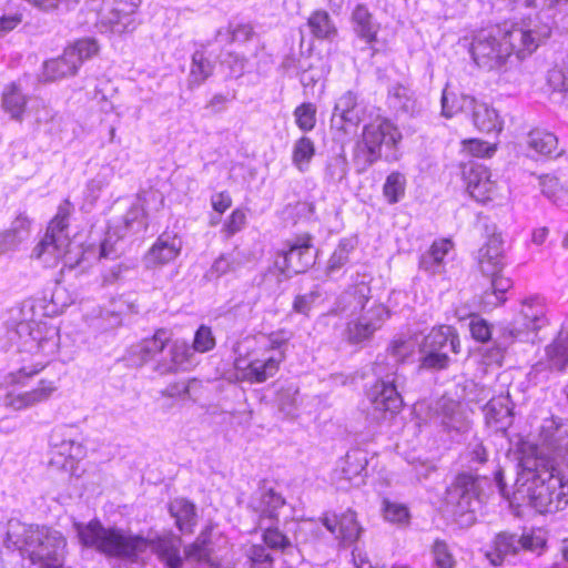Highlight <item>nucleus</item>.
<instances>
[{
  "label": "nucleus",
  "instance_id": "864d4df0",
  "mask_svg": "<svg viewBox=\"0 0 568 568\" xmlns=\"http://www.w3.org/2000/svg\"><path fill=\"white\" fill-rule=\"evenodd\" d=\"M362 121V110L359 106L346 111L345 113L332 116L331 126L343 133H348L349 128H356Z\"/></svg>",
  "mask_w": 568,
  "mask_h": 568
},
{
  "label": "nucleus",
  "instance_id": "052dcab7",
  "mask_svg": "<svg viewBox=\"0 0 568 568\" xmlns=\"http://www.w3.org/2000/svg\"><path fill=\"white\" fill-rule=\"evenodd\" d=\"M30 226V219L24 213H20L12 221L9 232L21 243L29 237Z\"/></svg>",
  "mask_w": 568,
  "mask_h": 568
},
{
  "label": "nucleus",
  "instance_id": "412c9836",
  "mask_svg": "<svg viewBox=\"0 0 568 568\" xmlns=\"http://www.w3.org/2000/svg\"><path fill=\"white\" fill-rule=\"evenodd\" d=\"M466 108L471 114L474 126L484 133H498L503 129V121L498 112L485 102L466 100Z\"/></svg>",
  "mask_w": 568,
  "mask_h": 568
},
{
  "label": "nucleus",
  "instance_id": "ea45409f",
  "mask_svg": "<svg viewBox=\"0 0 568 568\" xmlns=\"http://www.w3.org/2000/svg\"><path fill=\"white\" fill-rule=\"evenodd\" d=\"M55 389L57 386L54 382L41 379L37 388L18 395L13 404L19 409L34 405L39 402L48 399Z\"/></svg>",
  "mask_w": 568,
  "mask_h": 568
},
{
  "label": "nucleus",
  "instance_id": "58836bf2",
  "mask_svg": "<svg viewBox=\"0 0 568 568\" xmlns=\"http://www.w3.org/2000/svg\"><path fill=\"white\" fill-rule=\"evenodd\" d=\"M214 70V64L205 57L204 52L195 51L192 55L191 70L187 78L189 88L199 87L206 81Z\"/></svg>",
  "mask_w": 568,
  "mask_h": 568
},
{
  "label": "nucleus",
  "instance_id": "9b49d317",
  "mask_svg": "<svg viewBox=\"0 0 568 568\" xmlns=\"http://www.w3.org/2000/svg\"><path fill=\"white\" fill-rule=\"evenodd\" d=\"M70 214L71 203L65 200L59 205L58 212L50 222L44 237L33 248L32 256L42 260L47 264H51L64 255L70 244L69 237L64 234Z\"/></svg>",
  "mask_w": 568,
  "mask_h": 568
},
{
  "label": "nucleus",
  "instance_id": "13d9d810",
  "mask_svg": "<svg viewBox=\"0 0 568 568\" xmlns=\"http://www.w3.org/2000/svg\"><path fill=\"white\" fill-rule=\"evenodd\" d=\"M144 209L142 206L141 194L138 195L136 202L132 204L129 211L123 217L125 231L134 229V224H138V230L143 227Z\"/></svg>",
  "mask_w": 568,
  "mask_h": 568
},
{
  "label": "nucleus",
  "instance_id": "09e8293b",
  "mask_svg": "<svg viewBox=\"0 0 568 568\" xmlns=\"http://www.w3.org/2000/svg\"><path fill=\"white\" fill-rule=\"evenodd\" d=\"M261 529H263V527ZM263 540L268 548L281 550L283 554H291L295 549V546L292 544L291 539L276 527H265L263 532Z\"/></svg>",
  "mask_w": 568,
  "mask_h": 568
},
{
  "label": "nucleus",
  "instance_id": "69168bd1",
  "mask_svg": "<svg viewBox=\"0 0 568 568\" xmlns=\"http://www.w3.org/2000/svg\"><path fill=\"white\" fill-rule=\"evenodd\" d=\"M357 105V95L353 91H346L336 101L332 116H338Z\"/></svg>",
  "mask_w": 568,
  "mask_h": 568
},
{
  "label": "nucleus",
  "instance_id": "680f3d73",
  "mask_svg": "<svg viewBox=\"0 0 568 568\" xmlns=\"http://www.w3.org/2000/svg\"><path fill=\"white\" fill-rule=\"evenodd\" d=\"M246 223V215L244 211L236 209L234 210L229 219L225 221L223 231L226 233L227 237L233 236L235 233L240 232Z\"/></svg>",
  "mask_w": 568,
  "mask_h": 568
},
{
  "label": "nucleus",
  "instance_id": "79ce46f5",
  "mask_svg": "<svg viewBox=\"0 0 568 568\" xmlns=\"http://www.w3.org/2000/svg\"><path fill=\"white\" fill-rule=\"evenodd\" d=\"M211 528H205L196 538V540L187 546L184 550V559L186 561L209 562L211 557V548L209 547V538Z\"/></svg>",
  "mask_w": 568,
  "mask_h": 568
},
{
  "label": "nucleus",
  "instance_id": "0eeeda50",
  "mask_svg": "<svg viewBox=\"0 0 568 568\" xmlns=\"http://www.w3.org/2000/svg\"><path fill=\"white\" fill-rule=\"evenodd\" d=\"M460 352V342L457 331L453 326L442 325L434 327L419 346V368L427 371H443L449 366V354Z\"/></svg>",
  "mask_w": 568,
  "mask_h": 568
},
{
  "label": "nucleus",
  "instance_id": "f8f14e48",
  "mask_svg": "<svg viewBox=\"0 0 568 568\" xmlns=\"http://www.w3.org/2000/svg\"><path fill=\"white\" fill-rule=\"evenodd\" d=\"M30 559L40 568H62L65 539L61 532L49 527L36 530Z\"/></svg>",
  "mask_w": 568,
  "mask_h": 568
},
{
  "label": "nucleus",
  "instance_id": "9d476101",
  "mask_svg": "<svg viewBox=\"0 0 568 568\" xmlns=\"http://www.w3.org/2000/svg\"><path fill=\"white\" fill-rule=\"evenodd\" d=\"M141 0H85V8L94 13V23L105 31L124 33L132 24Z\"/></svg>",
  "mask_w": 568,
  "mask_h": 568
},
{
  "label": "nucleus",
  "instance_id": "f3484780",
  "mask_svg": "<svg viewBox=\"0 0 568 568\" xmlns=\"http://www.w3.org/2000/svg\"><path fill=\"white\" fill-rule=\"evenodd\" d=\"M285 505V499L273 487L263 481L258 488L251 495L248 508L258 515L260 528L265 520H276L278 509Z\"/></svg>",
  "mask_w": 568,
  "mask_h": 568
},
{
  "label": "nucleus",
  "instance_id": "6e6d98bb",
  "mask_svg": "<svg viewBox=\"0 0 568 568\" xmlns=\"http://www.w3.org/2000/svg\"><path fill=\"white\" fill-rule=\"evenodd\" d=\"M432 554L436 568L456 567V560L445 541L436 540L433 545Z\"/></svg>",
  "mask_w": 568,
  "mask_h": 568
},
{
  "label": "nucleus",
  "instance_id": "39448f33",
  "mask_svg": "<svg viewBox=\"0 0 568 568\" xmlns=\"http://www.w3.org/2000/svg\"><path fill=\"white\" fill-rule=\"evenodd\" d=\"M387 351L395 362V369L392 373L384 374V363L376 362L374 373L379 379L372 387L368 396L375 410L394 415L403 406L399 388L403 387L405 382V377L397 371V363L408 355L409 345L405 341H395Z\"/></svg>",
  "mask_w": 568,
  "mask_h": 568
},
{
  "label": "nucleus",
  "instance_id": "774afa93",
  "mask_svg": "<svg viewBox=\"0 0 568 568\" xmlns=\"http://www.w3.org/2000/svg\"><path fill=\"white\" fill-rule=\"evenodd\" d=\"M245 63L246 59L243 55H239L235 53H229L227 57L222 62V64L227 65L231 75L235 78H239L244 73Z\"/></svg>",
  "mask_w": 568,
  "mask_h": 568
},
{
  "label": "nucleus",
  "instance_id": "f704fd0d",
  "mask_svg": "<svg viewBox=\"0 0 568 568\" xmlns=\"http://www.w3.org/2000/svg\"><path fill=\"white\" fill-rule=\"evenodd\" d=\"M521 325L530 331H538L547 324L546 308L539 297L526 300L520 312Z\"/></svg>",
  "mask_w": 568,
  "mask_h": 568
},
{
  "label": "nucleus",
  "instance_id": "a211bd4d",
  "mask_svg": "<svg viewBox=\"0 0 568 568\" xmlns=\"http://www.w3.org/2000/svg\"><path fill=\"white\" fill-rule=\"evenodd\" d=\"M50 445L58 448L59 454L71 459H80L85 455L82 433L75 425H58L50 434Z\"/></svg>",
  "mask_w": 568,
  "mask_h": 568
},
{
  "label": "nucleus",
  "instance_id": "7ed1b4c3",
  "mask_svg": "<svg viewBox=\"0 0 568 568\" xmlns=\"http://www.w3.org/2000/svg\"><path fill=\"white\" fill-rule=\"evenodd\" d=\"M529 505L540 514H554L568 506V481L554 467L527 469Z\"/></svg>",
  "mask_w": 568,
  "mask_h": 568
},
{
  "label": "nucleus",
  "instance_id": "4d7b16f0",
  "mask_svg": "<svg viewBox=\"0 0 568 568\" xmlns=\"http://www.w3.org/2000/svg\"><path fill=\"white\" fill-rule=\"evenodd\" d=\"M247 558L251 568H272L273 557L268 550L262 545H253L247 550Z\"/></svg>",
  "mask_w": 568,
  "mask_h": 568
},
{
  "label": "nucleus",
  "instance_id": "338daca9",
  "mask_svg": "<svg viewBox=\"0 0 568 568\" xmlns=\"http://www.w3.org/2000/svg\"><path fill=\"white\" fill-rule=\"evenodd\" d=\"M229 33L231 36L230 42H247L251 40L254 31L251 24L239 23L236 26L230 24Z\"/></svg>",
  "mask_w": 568,
  "mask_h": 568
},
{
  "label": "nucleus",
  "instance_id": "2eb2a0df",
  "mask_svg": "<svg viewBox=\"0 0 568 568\" xmlns=\"http://www.w3.org/2000/svg\"><path fill=\"white\" fill-rule=\"evenodd\" d=\"M387 317L388 310L383 304L374 303L357 318L347 323L345 329L347 342L357 345L369 341L375 332L383 326Z\"/></svg>",
  "mask_w": 568,
  "mask_h": 568
},
{
  "label": "nucleus",
  "instance_id": "c85d7f7f",
  "mask_svg": "<svg viewBox=\"0 0 568 568\" xmlns=\"http://www.w3.org/2000/svg\"><path fill=\"white\" fill-rule=\"evenodd\" d=\"M245 254L239 250L221 254L205 272L204 278L209 282L237 272L246 263Z\"/></svg>",
  "mask_w": 568,
  "mask_h": 568
},
{
  "label": "nucleus",
  "instance_id": "603ef678",
  "mask_svg": "<svg viewBox=\"0 0 568 568\" xmlns=\"http://www.w3.org/2000/svg\"><path fill=\"white\" fill-rule=\"evenodd\" d=\"M298 393L297 387L290 385L282 387L276 394V405L280 412L286 417H293L297 409L296 395Z\"/></svg>",
  "mask_w": 568,
  "mask_h": 568
},
{
  "label": "nucleus",
  "instance_id": "ddd939ff",
  "mask_svg": "<svg viewBox=\"0 0 568 568\" xmlns=\"http://www.w3.org/2000/svg\"><path fill=\"white\" fill-rule=\"evenodd\" d=\"M283 250V272L287 274L305 273L315 264L317 251L313 245V236L303 233L287 240Z\"/></svg>",
  "mask_w": 568,
  "mask_h": 568
},
{
  "label": "nucleus",
  "instance_id": "37998d69",
  "mask_svg": "<svg viewBox=\"0 0 568 568\" xmlns=\"http://www.w3.org/2000/svg\"><path fill=\"white\" fill-rule=\"evenodd\" d=\"M315 154L314 142L307 138H300L293 146L292 161L298 171L305 172Z\"/></svg>",
  "mask_w": 568,
  "mask_h": 568
},
{
  "label": "nucleus",
  "instance_id": "a878e982",
  "mask_svg": "<svg viewBox=\"0 0 568 568\" xmlns=\"http://www.w3.org/2000/svg\"><path fill=\"white\" fill-rule=\"evenodd\" d=\"M169 513L182 534L190 535L194 531L197 525V513L192 501L186 498H175L169 504Z\"/></svg>",
  "mask_w": 568,
  "mask_h": 568
},
{
  "label": "nucleus",
  "instance_id": "49530a36",
  "mask_svg": "<svg viewBox=\"0 0 568 568\" xmlns=\"http://www.w3.org/2000/svg\"><path fill=\"white\" fill-rule=\"evenodd\" d=\"M348 172L347 159L344 154H337L329 158L325 164L324 181L328 184L342 182Z\"/></svg>",
  "mask_w": 568,
  "mask_h": 568
},
{
  "label": "nucleus",
  "instance_id": "8fccbe9b",
  "mask_svg": "<svg viewBox=\"0 0 568 568\" xmlns=\"http://www.w3.org/2000/svg\"><path fill=\"white\" fill-rule=\"evenodd\" d=\"M354 248L353 239H342L328 260L327 272L333 273L342 268L349 261V254Z\"/></svg>",
  "mask_w": 568,
  "mask_h": 568
},
{
  "label": "nucleus",
  "instance_id": "5701e85b",
  "mask_svg": "<svg viewBox=\"0 0 568 568\" xmlns=\"http://www.w3.org/2000/svg\"><path fill=\"white\" fill-rule=\"evenodd\" d=\"M464 176L469 194L477 201L489 199L494 190V182L489 170L480 163H470L469 168L464 170Z\"/></svg>",
  "mask_w": 568,
  "mask_h": 568
},
{
  "label": "nucleus",
  "instance_id": "de8ad7c7",
  "mask_svg": "<svg viewBox=\"0 0 568 568\" xmlns=\"http://www.w3.org/2000/svg\"><path fill=\"white\" fill-rule=\"evenodd\" d=\"M466 100H474L470 95H456L453 92H448L444 89L442 94V114L445 118H452L458 112L468 113L469 110L466 108Z\"/></svg>",
  "mask_w": 568,
  "mask_h": 568
},
{
  "label": "nucleus",
  "instance_id": "473e14b6",
  "mask_svg": "<svg viewBox=\"0 0 568 568\" xmlns=\"http://www.w3.org/2000/svg\"><path fill=\"white\" fill-rule=\"evenodd\" d=\"M387 102L389 108L404 114H414L417 111L415 92L400 83L388 89Z\"/></svg>",
  "mask_w": 568,
  "mask_h": 568
},
{
  "label": "nucleus",
  "instance_id": "cd10ccee",
  "mask_svg": "<svg viewBox=\"0 0 568 568\" xmlns=\"http://www.w3.org/2000/svg\"><path fill=\"white\" fill-rule=\"evenodd\" d=\"M367 458L363 450L354 449L346 454L342 460L338 474L341 479L359 486L366 475Z\"/></svg>",
  "mask_w": 568,
  "mask_h": 568
},
{
  "label": "nucleus",
  "instance_id": "1a4fd4ad",
  "mask_svg": "<svg viewBox=\"0 0 568 568\" xmlns=\"http://www.w3.org/2000/svg\"><path fill=\"white\" fill-rule=\"evenodd\" d=\"M99 44L93 38H82L67 47L63 53L44 62L42 79L45 82L61 80L77 74L81 64L98 54Z\"/></svg>",
  "mask_w": 568,
  "mask_h": 568
},
{
  "label": "nucleus",
  "instance_id": "4c0bfd02",
  "mask_svg": "<svg viewBox=\"0 0 568 568\" xmlns=\"http://www.w3.org/2000/svg\"><path fill=\"white\" fill-rule=\"evenodd\" d=\"M549 367L564 371L568 365V331H560L557 338L546 347Z\"/></svg>",
  "mask_w": 568,
  "mask_h": 568
},
{
  "label": "nucleus",
  "instance_id": "e2e57ef3",
  "mask_svg": "<svg viewBox=\"0 0 568 568\" xmlns=\"http://www.w3.org/2000/svg\"><path fill=\"white\" fill-rule=\"evenodd\" d=\"M320 297V293L317 291H312L310 293L297 295L293 302V310L296 313L308 315L313 303Z\"/></svg>",
  "mask_w": 568,
  "mask_h": 568
},
{
  "label": "nucleus",
  "instance_id": "aec40b11",
  "mask_svg": "<svg viewBox=\"0 0 568 568\" xmlns=\"http://www.w3.org/2000/svg\"><path fill=\"white\" fill-rule=\"evenodd\" d=\"M182 240L176 234L162 233L144 255L148 268L162 266L174 261L181 253Z\"/></svg>",
  "mask_w": 568,
  "mask_h": 568
},
{
  "label": "nucleus",
  "instance_id": "20e7f679",
  "mask_svg": "<svg viewBox=\"0 0 568 568\" xmlns=\"http://www.w3.org/2000/svg\"><path fill=\"white\" fill-rule=\"evenodd\" d=\"M487 481L486 476L462 471L447 487L445 506L460 527L467 528L476 523V514L481 506L480 495Z\"/></svg>",
  "mask_w": 568,
  "mask_h": 568
},
{
  "label": "nucleus",
  "instance_id": "bf43d9fd",
  "mask_svg": "<svg viewBox=\"0 0 568 568\" xmlns=\"http://www.w3.org/2000/svg\"><path fill=\"white\" fill-rule=\"evenodd\" d=\"M215 346V338L210 327L202 325L195 333L193 349L196 352H207Z\"/></svg>",
  "mask_w": 568,
  "mask_h": 568
},
{
  "label": "nucleus",
  "instance_id": "bb28decb",
  "mask_svg": "<svg viewBox=\"0 0 568 568\" xmlns=\"http://www.w3.org/2000/svg\"><path fill=\"white\" fill-rule=\"evenodd\" d=\"M352 26L354 33L366 43L372 44L377 40L379 23L375 21L365 4H357L352 12Z\"/></svg>",
  "mask_w": 568,
  "mask_h": 568
},
{
  "label": "nucleus",
  "instance_id": "f03ea898",
  "mask_svg": "<svg viewBox=\"0 0 568 568\" xmlns=\"http://www.w3.org/2000/svg\"><path fill=\"white\" fill-rule=\"evenodd\" d=\"M550 36L548 26L536 23L495 24L480 29L473 36L469 52L474 62L481 69H500L511 54L524 59L532 53L539 43Z\"/></svg>",
  "mask_w": 568,
  "mask_h": 568
},
{
  "label": "nucleus",
  "instance_id": "a18cd8bd",
  "mask_svg": "<svg viewBox=\"0 0 568 568\" xmlns=\"http://www.w3.org/2000/svg\"><path fill=\"white\" fill-rule=\"evenodd\" d=\"M307 23L311 32L317 39H329L336 34V28L326 11L318 10L313 12Z\"/></svg>",
  "mask_w": 568,
  "mask_h": 568
},
{
  "label": "nucleus",
  "instance_id": "0e129e2a",
  "mask_svg": "<svg viewBox=\"0 0 568 568\" xmlns=\"http://www.w3.org/2000/svg\"><path fill=\"white\" fill-rule=\"evenodd\" d=\"M471 336L478 342H487L491 336L490 326L487 321L476 317L470 322Z\"/></svg>",
  "mask_w": 568,
  "mask_h": 568
},
{
  "label": "nucleus",
  "instance_id": "c756f323",
  "mask_svg": "<svg viewBox=\"0 0 568 568\" xmlns=\"http://www.w3.org/2000/svg\"><path fill=\"white\" fill-rule=\"evenodd\" d=\"M40 526L26 525L19 520L11 519L8 521L7 527H0V530L4 532L6 538L3 544L7 548H22L24 546L34 545L36 530H39Z\"/></svg>",
  "mask_w": 568,
  "mask_h": 568
},
{
  "label": "nucleus",
  "instance_id": "4be33fe9",
  "mask_svg": "<svg viewBox=\"0 0 568 568\" xmlns=\"http://www.w3.org/2000/svg\"><path fill=\"white\" fill-rule=\"evenodd\" d=\"M371 288L361 283L344 291L337 298L333 313L336 315H354L364 312L369 300Z\"/></svg>",
  "mask_w": 568,
  "mask_h": 568
},
{
  "label": "nucleus",
  "instance_id": "f257e3e1",
  "mask_svg": "<svg viewBox=\"0 0 568 568\" xmlns=\"http://www.w3.org/2000/svg\"><path fill=\"white\" fill-rule=\"evenodd\" d=\"M73 527L83 546L94 548L108 557L133 560L151 547L169 568H183L184 559L180 554L182 540L175 535L161 536L150 541L115 527L105 528L95 519L87 525L74 523Z\"/></svg>",
  "mask_w": 568,
  "mask_h": 568
},
{
  "label": "nucleus",
  "instance_id": "4468645a",
  "mask_svg": "<svg viewBox=\"0 0 568 568\" xmlns=\"http://www.w3.org/2000/svg\"><path fill=\"white\" fill-rule=\"evenodd\" d=\"M544 545L545 540L534 534L518 536L517 534L504 531L496 536L494 549L487 554V557L494 566H499L509 556H516L521 550L535 551L542 548Z\"/></svg>",
  "mask_w": 568,
  "mask_h": 568
},
{
  "label": "nucleus",
  "instance_id": "c9c22d12",
  "mask_svg": "<svg viewBox=\"0 0 568 568\" xmlns=\"http://www.w3.org/2000/svg\"><path fill=\"white\" fill-rule=\"evenodd\" d=\"M484 275L490 278V287L483 293L481 303L485 307H496L506 301L505 294L513 283L500 273Z\"/></svg>",
  "mask_w": 568,
  "mask_h": 568
},
{
  "label": "nucleus",
  "instance_id": "e433bc0d",
  "mask_svg": "<svg viewBox=\"0 0 568 568\" xmlns=\"http://www.w3.org/2000/svg\"><path fill=\"white\" fill-rule=\"evenodd\" d=\"M2 108L10 114L11 119L21 121L27 105V97L20 88L11 83L7 85L2 92Z\"/></svg>",
  "mask_w": 568,
  "mask_h": 568
},
{
  "label": "nucleus",
  "instance_id": "423d86ee",
  "mask_svg": "<svg viewBox=\"0 0 568 568\" xmlns=\"http://www.w3.org/2000/svg\"><path fill=\"white\" fill-rule=\"evenodd\" d=\"M402 140L398 128L386 118H376L363 128L362 139L356 143L354 163L358 172L366 171L383 158V149L392 150Z\"/></svg>",
  "mask_w": 568,
  "mask_h": 568
},
{
  "label": "nucleus",
  "instance_id": "c03bdc74",
  "mask_svg": "<svg viewBox=\"0 0 568 568\" xmlns=\"http://www.w3.org/2000/svg\"><path fill=\"white\" fill-rule=\"evenodd\" d=\"M406 178L403 173L394 171L387 175L383 185V195L387 203H398L405 195Z\"/></svg>",
  "mask_w": 568,
  "mask_h": 568
},
{
  "label": "nucleus",
  "instance_id": "a19ab883",
  "mask_svg": "<svg viewBox=\"0 0 568 568\" xmlns=\"http://www.w3.org/2000/svg\"><path fill=\"white\" fill-rule=\"evenodd\" d=\"M361 531L362 527L358 525L354 511L347 510L339 516L337 539L344 545L354 544L359 538Z\"/></svg>",
  "mask_w": 568,
  "mask_h": 568
},
{
  "label": "nucleus",
  "instance_id": "5fc2aeb1",
  "mask_svg": "<svg viewBox=\"0 0 568 568\" xmlns=\"http://www.w3.org/2000/svg\"><path fill=\"white\" fill-rule=\"evenodd\" d=\"M294 116L302 131H311L316 123V108L313 103H303L295 109Z\"/></svg>",
  "mask_w": 568,
  "mask_h": 568
},
{
  "label": "nucleus",
  "instance_id": "7c9ffc66",
  "mask_svg": "<svg viewBox=\"0 0 568 568\" xmlns=\"http://www.w3.org/2000/svg\"><path fill=\"white\" fill-rule=\"evenodd\" d=\"M526 144L529 150L541 156L558 158L562 154V150L558 149V138L542 129L531 130L527 134Z\"/></svg>",
  "mask_w": 568,
  "mask_h": 568
},
{
  "label": "nucleus",
  "instance_id": "dca6fc26",
  "mask_svg": "<svg viewBox=\"0 0 568 568\" xmlns=\"http://www.w3.org/2000/svg\"><path fill=\"white\" fill-rule=\"evenodd\" d=\"M192 355L193 352L185 342L170 339L165 351L159 355L153 371L160 376L186 371Z\"/></svg>",
  "mask_w": 568,
  "mask_h": 568
},
{
  "label": "nucleus",
  "instance_id": "6ab92c4d",
  "mask_svg": "<svg viewBox=\"0 0 568 568\" xmlns=\"http://www.w3.org/2000/svg\"><path fill=\"white\" fill-rule=\"evenodd\" d=\"M170 342V333L165 329H158L150 338L132 345L126 353L128 361L136 367L143 366L150 361L156 359L162 354Z\"/></svg>",
  "mask_w": 568,
  "mask_h": 568
},
{
  "label": "nucleus",
  "instance_id": "b1692460",
  "mask_svg": "<svg viewBox=\"0 0 568 568\" xmlns=\"http://www.w3.org/2000/svg\"><path fill=\"white\" fill-rule=\"evenodd\" d=\"M508 395H500L491 398L484 407L485 418L488 426L496 432H506L513 424V407Z\"/></svg>",
  "mask_w": 568,
  "mask_h": 568
},
{
  "label": "nucleus",
  "instance_id": "2f4dec72",
  "mask_svg": "<svg viewBox=\"0 0 568 568\" xmlns=\"http://www.w3.org/2000/svg\"><path fill=\"white\" fill-rule=\"evenodd\" d=\"M453 244L449 240H440L433 243L427 252L419 258V267L429 274H440L444 272V257L447 255Z\"/></svg>",
  "mask_w": 568,
  "mask_h": 568
},
{
  "label": "nucleus",
  "instance_id": "6e6552de",
  "mask_svg": "<svg viewBox=\"0 0 568 568\" xmlns=\"http://www.w3.org/2000/svg\"><path fill=\"white\" fill-rule=\"evenodd\" d=\"M288 337L284 333H274L268 337L264 351L250 362L236 358L235 367L242 371V377L250 383H264L273 377L285 359Z\"/></svg>",
  "mask_w": 568,
  "mask_h": 568
},
{
  "label": "nucleus",
  "instance_id": "393cba45",
  "mask_svg": "<svg viewBox=\"0 0 568 568\" xmlns=\"http://www.w3.org/2000/svg\"><path fill=\"white\" fill-rule=\"evenodd\" d=\"M478 263L483 274L500 273L504 266V248L500 235H491L478 252Z\"/></svg>",
  "mask_w": 568,
  "mask_h": 568
},
{
  "label": "nucleus",
  "instance_id": "3c124183",
  "mask_svg": "<svg viewBox=\"0 0 568 568\" xmlns=\"http://www.w3.org/2000/svg\"><path fill=\"white\" fill-rule=\"evenodd\" d=\"M382 509L387 521L402 526L409 524L410 514L405 505L385 498Z\"/></svg>",
  "mask_w": 568,
  "mask_h": 568
},
{
  "label": "nucleus",
  "instance_id": "72a5a7b5",
  "mask_svg": "<svg viewBox=\"0 0 568 568\" xmlns=\"http://www.w3.org/2000/svg\"><path fill=\"white\" fill-rule=\"evenodd\" d=\"M436 417L447 430H462L465 427L459 404L453 399L443 397L436 403Z\"/></svg>",
  "mask_w": 568,
  "mask_h": 568
}]
</instances>
